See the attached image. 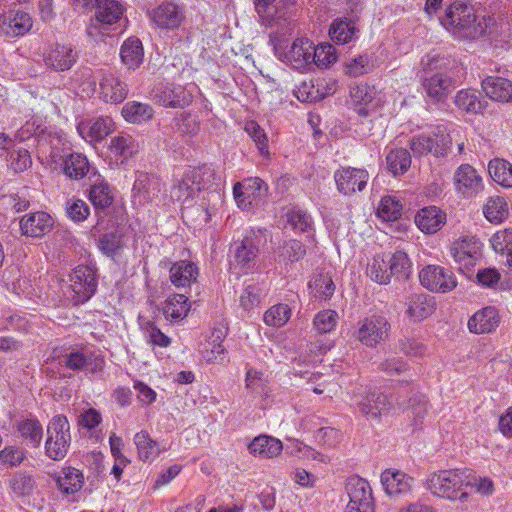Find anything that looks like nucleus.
<instances>
[{"instance_id": "f257e3e1", "label": "nucleus", "mask_w": 512, "mask_h": 512, "mask_svg": "<svg viewBox=\"0 0 512 512\" xmlns=\"http://www.w3.org/2000/svg\"><path fill=\"white\" fill-rule=\"evenodd\" d=\"M469 484V470L449 469L439 470L430 474L427 488L438 497L451 501L465 502L468 493L464 491Z\"/></svg>"}, {"instance_id": "f03ea898", "label": "nucleus", "mask_w": 512, "mask_h": 512, "mask_svg": "<svg viewBox=\"0 0 512 512\" xmlns=\"http://www.w3.org/2000/svg\"><path fill=\"white\" fill-rule=\"evenodd\" d=\"M46 434V456L54 461L64 459L71 442L70 424L67 417L64 415L54 416L47 425Z\"/></svg>"}, {"instance_id": "7ed1b4c3", "label": "nucleus", "mask_w": 512, "mask_h": 512, "mask_svg": "<svg viewBox=\"0 0 512 512\" xmlns=\"http://www.w3.org/2000/svg\"><path fill=\"white\" fill-rule=\"evenodd\" d=\"M124 7L118 0H100L95 15L90 19L87 35L95 41L108 34L109 27L123 16Z\"/></svg>"}, {"instance_id": "20e7f679", "label": "nucleus", "mask_w": 512, "mask_h": 512, "mask_svg": "<svg viewBox=\"0 0 512 512\" xmlns=\"http://www.w3.org/2000/svg\"><path fill=\"white\" fill-rule=\"evenodd\" d=\"M451 144V137L445 128L437 127L432 135H417L410 139L409 147L414 156L421 157L429 153L444 156Z\"/></svg>"}, {"instance_id": "39448f33", "label": "nucleus", "mask_w": 512, "mask_h": 512, "mask_svg": "<svg viewBox=\"0 0 512 512\" xmlns=\"http://www.w3.org/2000/svg\"><path fill=\"white\" fill-rule=\"evenodd\" d=\"M98 286L96 270L91 266L79 265L70 274V289L75 305L88 301Z\"/></svg>"}, {"instance_id": "423d86ee", "label": "nucleus", "mask_w": 512, "mask_h": 512, "mask_svg": "<svg viewBox=\"0 0 512 512\" xmlns=\"http://www.w3.org/2000/svg\"><path fill=\"white\" fill-rule=\"evenodd\" d=\"M346 491L349 502L345 512H374V500L369 483L359 477L352 476L347 480Z\"/></svg>"}, {"instance_id": "0eeeda50", "label": "nucleus", "mask_w": 512, "mask_h": 512, "mask_svg": "<svg viewBox=\"0 0 512 512\" xmlns=\"http://www.w3.org/2000/svg\"><path fill=\"white\" fill-rule=\"evenodd\" d=\"M390 323L382 315L365 317L358 323L356 338L367 347H375L389 335Z\"/></svg>"}, {"instance_id": "6e6552de", "label": "nucleus", "mask_w": 512, "mask_h": 512, "mask_svg": "<svg viewBox=\"0 0 512 512\" xmlns=\"http://www.w3.org/2000/svg\"><path fill=\"white\" fill-rule=\"evenodd\" d=\"M205 175L211 177L213 170L210 167L204 166L186 172L181 181L172 187L171 198L183 203L188 202L205 187L203 179Z\"/></svg>"}, {"instance_id": "1a4fd4ad", "label": "nucleus", "mask_w": 512, "mask_h": 512, "mask_svg": "<svg viewBox=\"0 0 512 512\" xmlns=\"http://www.w3.org/2000/svg\"><path fill=\"white\" fill-rule=\"evenodd\" d=\"M480 251L481 243L474 236L460 237L450 246V254L461 271L476 264Z\"/></svg>"}, {"instance_id": "9d476101", "label": "nucleus", "mask_w": 512, "mask_h": 512, "mask_svg": "<svg viewBox=\"0 0 512 512\" xmlns=\"http://www.w3.org/2000/svg\"><path fill=\"white\" fill-rule=\"evenodd\" d=\"M421 284L430 291L449 292L457 286L454 274L440 266L428 265L419 273Z\"/></svg>"}, {"instance_id": "9b49d317", "label": "nucleus", "mask_w": 512, "mask_h": 512, "mask_svg": "<svg viewBox=\"0 0 512 512\" xmlns=\"http://www.w3.org/2000/svg\"><path fill=\"white\" fill-rule=\"evenodd\" d=\"M52 161L56 164L61 163L64 174L73 180H80L90 171V164L82 153L60 154L57 148H52L50 153Z\"/></svg>"}, {"instance_id": "f8f14e48", "label": "nucleus", "mask_w": 512, "mask_h": 512, "mask_svg": "<svg viewBox=\"0 0 512 512\" xmlns=\"http://www.w3.org/2000/svg\"><path fill=\"white\" fill-rule=\"evenodd\" d=\"M368 177L366 170L352 167L339 169L334 174L337 189L343 195L362 191L367 184Z\"/></svg>"}, {"instance_id": "ddd939ff", "label": "nucleus", "mask_w": 512, "mask_h": 512, "mask_svg": "<svg viewBox=\"0 0 512 512\" xmlns=\"http://www.w3.org/2000/svg\"><path fill=\"white\" fill-rule=\"evenodd\" d=\"M155 100L164 107L184 108L192 102V94L182 85L166 84L158 87Z\"/></svg>"}, {"instance_id": "4468645a", "label": "nucleus", "mask_w": 512, "mask_h": 512, "mask_svg": "<svg viewBox=\"0 0 512 512\" xmlns=\"http://www.w3.org/2000/svg\"><path fill=\"white\" fill-rule=\"evenodd\" d=\"M99 94L105 102L120 103L128 94L127 84L112 72L100 71Z\"/></svg>"}, {"instance_id": "2eb2a0df", "label": "nucleus", "mask_w": 512, "mask_h": 512, "mask_svg": "<svg viewBox=\"0 0 512 512\" xmlns=\"http://www.w3.org/2000/svg\"><path fill=\"white\" fill-rule=\"evenodd\" d=\"M53 225V218L43 211L26 214L20 220L22 234L33 238L46 235L51 231Z\"/></svg>"}, {"instance_id": "dca6fc26", "label": "nucleus", "mask_w": 512, "mask_h": 512, "mask_svg": "<svg viewBox=\"0 0 512 512\" xmlns=\"http://www.w3.org/2000/svg\"><path fill=\"white\" fill-rule=\"evenodd\" d=\"M256 236L246 235L241 241H235L231 246L233 264L242 269H250L254 266L259 249Z\"/></svg>"}, {"instance_id": "f3484780", "label": "nucleus", "mask_w": 512, "mask_h": 512, "mask_svg": "<svg viewBox=\"0 0 512 512\" xmlns=\"http://www.w3.org/2000/svg\"><path fill=\"white\" fill-rule=\"evenodd\" d=\"M43 60L48 68L66 71L75 64L77 53L71 46L56 44L44 53Z\"/></svg>"}, {"instance_id": "a211bd4d", "label": "nucleus", "mask_w": 512, "mask_h": 512, "mask_svg": "<svg viewBox=\"0 0 512 512\" xmlns=\"http://www.w3.org/2000/svg\"><path fill=\"white\" fill-rule=\"evenodd\" d=\"M422 86L426 95L434 102L444 100L454 89L452 79L441 72L423 77Z\"/></svg>"}, {"instance_id": "6ab92c4d", "label": "nucleus", "mask_w": 512, "mask_h": 512, "mask_svg": "<svg viewBox=\"0 0 512 512\" xmlns=\"http://www.w3.org/2000/svg\"><path fill=\"white\" fill-rule=\"evenodd\" d=\"M32 24L31 16L20 10L0 17V31L9 37L25 35L32 28Z\"/></svg>"}, {"instance_id": "aec40b11", "label": "nucleus", "mask_w": 512, "mask_h": 512, "mask_svg": "<svg viewBox=\"0 0 512 512\" xmlns=\"http://www.w3.org/2000/svg\"><path fill=\"white\" fill-rule=\"evenodd\" d=\"M415 223L423 233L434 234L446 223V213L436 206L424 207L417 212Z\"/></svg>"}, {"instance_id": "412c9836", "label": "nucleus", "mask_w": 512, "mask_h": 512, "mask_svg": "<svg viewBox=\"0 0 512 512\" xmlns=\"http://www.w3.org/2000/svg\"><path fill=\"white\" fill-rule=\"evenodd\" d=\"M312 50L313 43L310 40L296 39L285 54V59L296 70L309 69Z\"/></svg>"}, {"instance_id": "4be33fe9", "label": "nucleus", "mask_w": 512, "mask_h": 512, "mask_svg": "<svg viewBox=\"0 0 512 512\" xmlns=\"http://www.w3.org/2000/svg\"><path fill=\"white\" fill-rule=\"evenodd\" d=\"M461 12V20L457 22L452 34L464 39H475L481 36L485 32L486 25L476 22L477 18L473 9L465 4Z\"/></svg>"}, {"instance_id": "5701e85b", "label": "nucleus", "mask_w": 512, "mask_h": 512, "mask_svg": "<svg viewBox=\"0 0 512 512\" xmlns=\"http://www.w3.org/2000/svg\"><path fill=\"white\" fill-rule=\"evenodd\" d=\"M454 180L457 190L465 196L476 194L482 188V178L469 164H463L456 170Z\"/></svg>"}, {"instance_id": "b1692460", "label": "nucleus", "mask_w": 512, "mask_h": 512, "mask_svg": "<svg viewBox=\"0 0 512 512\" xmlns=\"http://www.w3.org/2000/svg\"><path fill=\"white\" fill-rule=\"evenodd\" d=\"M381 483L389 495L405 494L411 490L413 478L400 470L386 469L381 474Z\"/></svg>"}, {"instance_id": "393cba45", "label": "nucleus", "mask_w": 512, "mask_h": 512, "mask_svg": "<svg viewBox=\"0 0 512 512\" xmlns=\"http://www.w3.org/2000/svg\"><path fill=\"white\" fill-rule=\"evenodd\" d=\"M151 17L158 27L175 29L183 20V13L178 5L166 2L153 9Z\"/></svg>"}, {"instance_id": "a878e982", "label": "nucleus", "mask_w": 512, "mask_h": 512, "mask_svg": "<svg viewBox=\"0 0 512 512\" xmlns=\"http://www.w3.org/2000/svg\"><path fill=\"white\" fill-rule=\"evenodd\" d=\"M482 89L493 101L507 103L512 100V82L499 76H489L482 81Z\"/></svg>"}, {"instance_id": "bb28decb", "label": "nucleus", "mask_w": 512, "mask_h": 512, "mask_svg": "<svg viewBox=\"0 0 512 512\" xmlns=\"http://www.w3.org/2000/svg\"><path fill=\"white\" fill-rule=\"evenodd\" d=\"M499 320L500 318L495 308L485 307L470 317L468 328L470 332L476 334L490 333L496 329Z\"/></svg>"}, {"instance_id": "cd10ccee", "label": "nucleus", "mask_w": 512, "mask_h": 512, "mask_svg": "<svg viewBox=\"0 0 512 512\" xmlns=\"http://www.w3.org/2000/svg\"><path fill=\"white\" fill-rule=\"evenodd\" d=\"M356 404L363 415L372 418H377L382 415L384 412L388 411L390 407L387 396L376 391L368 392L358 400Z\"/></svg>"}, {"instance_id": "c85d7f7f", "label": "nucleus", "mask_w": 512, "mask_h": 512, "mask_svg": "<svg viewBox=\"0 0 512 512\" xmlns=\"http://www.w3.org/2000/svg\"><path fill=\"white\" fill-rule=\"evenodd\" d=\"M355 21L347 17L336 18L330 25V39L337 44H347L358 37Z\"/></svg>"}, {"instance_id": "c756f323", "label": "nucleus", "mask_w": 512, "mask_h": 512, "mask_svg": "<svg viewBox=\"0 0 512 512\" xmlns=\"http://www.w3.org/2000/svg\"><path fill=\"white\" fill-rule=\"evenodd\" d=\"M94 363V370L101 371L104 367L103 358L96 357L93 352L84 349L72 350L64 356V364L71 370H82Z\"/></svg>"}, {"instance_id": "7c9ffc66", "label": "nucleus", "mask_w": 512, "mask_h": 512, "mask_svg": "<svg viewBox=\"0 0 512 512\" xmlns=\"http://www.w3.org/2000/svg\"><path fill=\"white\" fill-rule=\"evenodd\" d=\"M198 276L197 266L190 261H178L169 270V277L172 284L178 288L190 286Z\"/></svg>"}, {"instance_id": "2f4dec72", "label": "nucleus", "mask_w": 512, "mask_h": 512, "mask_svg": "<svg viewBox=\"0 0 512 512\" xmlns=\"http://www.w3.org/2000/svg\"><path fill=\"white\" fill-rule=\"evenodd\" d=\"M435 297L428 294H414L409 298L407 313L414 320L421 321L434 313Z\"/></svg>"}, {"instance_id": "473e14b6", "label": "nucleus", "mask_w": 512, "mask_h": 512, "mask_svg": "<svg viewBox=\"0 0 512 512\" xmlns=\"http://www.w3.org/2000/svg\"><path fill=\"white\" fill-rule=\"evenodd\" d=\"M248 449L254 456L273 458L281 453L283 446L282 442L274 437L260 435L252 440Z\"/></svg>"}, {"instance_id": "72a5a7b5", "label": "nucleus", "mask_w": 512, "mask_h": 512, "mask_svg": "<svg viewBox=\"0 0 512 512\" xmlns=\"http://www.w3.org/2000/svg\"><path fill=\"white\" fill-rule=\"evenodd\" d=\"M134 444L136 445L138 457L141 461H153L161 451H165L166 447H161L160 443L153 440L147 431H140L134 436Z\"/></svg>"}, {"instance_id": "f704fd0d", "label": "nucleus", "mask_w": 512, "mask_h": 512, "mask_svg": "<svg viewBox=\"0 0 512 512\" xmlns=\"http://www.w3.org/2000/svg\"><path fill=\"white\" fill-rule=\"evenodd\" d=\"M16 429L27 446L32 448L40 446L43 437V428L37 419H22L16 423Z\"/></svg>"}, {"instance_id": "c9c22d12", "label": "nucleus", "mask_w": 512, "mask_h": 512, "mask_svg": "<svg viewBox=\"0 0 512 512\" xmlns=\"http://www.w3.org/2000/svg\"><path fill=\"white\" fill-rule=\"evenodd\" d=\"M122 62L129 68H137L143 61L144 51L138 38L130 37L121 46Z\"/></svg>"}, {"instance_id": "e433bc0d", "label": "nucleus", "mask_w": 512, "mask_h": 512, "mask_svg": "<svg viewBox=\"0 0 512 512\" xmlns=\"http://www.w3.org/2000/svg\"><path fill=\"white\" fill-rule=\"evenodd\" d=\"M153 108L146 103L131 101L127 102L122 108V115L127 122L140 124L150 120L153 117Z\"/></svg>"}, {"instance_id": "4c0bfd02", "label": "nucleus", "mask_w": 512, "mask_h": 512, "mask_svg": "<svg viewBox=\"0 0 512 512\" xmlns=\"http://www.w3.org/2000/svg\"><path fill=\"white\" fill-rule=\"evenodd\" d=\"M389 262L386 254L376 255L367 267V275L378 284H388L392 278L389 273Z\"/></svg>"}, {"instance_id": "58836bf2", "label": "nucleus", "mask_w": 512, "mask_h": 512, "mask_svg": "<svg viewBox=\"0 0 512 512\" xmlns=\"http://www.w3.org/2000/svg\"><path fill=\"white\" fill-rule=\"evenodd\" d=\"M492 179L499 185L512 187V164L504 159H493L488 165Z\"/></svg>"}, {"instance_id": "ea45409f", "label": "nucleus", "mask_w": 512, "mask_h": 512, "mask_svg": "<svg viewBox=\"0 0 512 512\" xmlns=\"http://www.w3.org/2000/svg\"><path fill=\"white\" fill-rule=\"evenodd\" d=\"M189 311L188 298L184 294H174L169 296L163 308L167 319L179 320L184 318Z\"/></svg>"}, {"instance_id": "a19ab883", "label": "nucleus", "mask_w": 512, "mask_h": 512, "mask_svg": "<svg viewBox=\"0 0 512 512\" xmlns=\"http://www.w3.org/2000/svg\"><path fill=\"white\" fill-rule=\"evenodd\" d=\"M388 170L394 175L404 174L411 165V156L404 148L393 149L386 156Z\"/></svg>"}, {"instance_id": "79ce46f5", "label": "nucleus", "mask_w": 512, "mask_h": 512, "mask_svg": "<svg viewBox=\"0 0 512 512\" xmlns=\"http://www.w3.org/2000/svg\"><path fill=\"white\" fill-rule=\"evenodd\" d=\"M62 474L57 478V485L63 493L74 494L82 488L84 477L78 469L69 467Z\"/></svg>"}, {"instance_id": "37998d69", "label": "nucleus", "mask_w": 512, "mask_h": 512, "mask_svg": "<svg viewBox=\"0 0 512 512\" xmlns=\"http://www.w3.org/2000/svg\"><path fill=\"white\" fill-rule=\"evenodd\" d=\"M89 200L96 210H103L113 203V195L107 183H94L89 190Z\"/></svg>"}, {"instance_id": "c03bdc74", "label": "nucleus", "mask_w": 512, "mask_h": 512, "mask_svg": "<svg viewBox=\"0 0 512 512\" xmlns=\"http://www.w3.org/2000/svg\"><path fill=\"white\" fill-rule=\"evenodd\" d=\"M109 149L114 155L127 159L136 153L137 144L131 135L121 133L111 138Z\"/></svg>"}, {"instance_id": "a18cd8bd", "label": "nucleus", "mask_w": 512, "mask_h": 512, "mask_svg": "<svg viewBox=\"0 0 512 512\" xmlns=\"http://www.w3.org/2000/svg\"><path fill=\"white\" fill-rule=\"evenodd\" d=\"M484 215L491 223H500L508 215V205L503 197H490L483 209Z\"/></svg>"}, {"instance_id": "49530a36", "label": "nucleus", "mask_w": 512, "mask_h": 512, "mask_svg": "<svg viewBox=\"0 0 512 512\" xmlns=\"http://www.w3.org/2000/svg\"><path fill=\"white\" fill-rule=\"evenodd\" d=\"M455 104L458 108L469 113H479L483 109L478 92L472 89L458 91L455 96Z\"/></svg>"}, {"instance_id": "de8ad7c7", "label": "nucleus", "mask_w": 512, "mask_h": 512, "mask_svg": "<svg viewBox=\"0 0 512 512\" xmlns=\"http://www.w3.org/2000/svg\"><path fill=\"white\" fill-rule=\"evenodd\" d=\"M389 262V273L397 278H408L411 269V262L408 255L403 251H396L393 254H386Z\"/></svg>"}, {"instance_id": "09e8293b", "label": "nucleus", "mask_w": 512, "mask_h": 512, "mask_svg": "<svg viewBox=\"0 0 512 512\" xmlns=\"http://www.w3.org/2000/svg\"><path fill=\"white\" fill-rule=\"evenodd\" d=\"M336 61L335 49L332 45L320 44L318 46L313 45V50L310 58V67L313 65L318 68H328L332 63Z\"/></svg>"}, {"instance_id": "8fccbe9b", "label": "nucleus", "mask_w": 512, "mask_h": 512, "mask_svg": "<svg viewBox=\"0 0 512 512\" xmlns=\"http://www.w3.org/2000/svg\"><path fill=\"white\" fill-rule=\"evenodd\" d=\"M310 289L316 298L328 300L334 294L335 284L328 274L320 273L314 277L309 284Z\"/></svg>"}, {"instance_id": "3c124183", "label": "nucleus", "mask_w": 512, "mask_h": 512, "mask_svg": "<svg viewBox=\"0 0 512 512\" xmlns=\"http://www.w3.org/2000/svg\"><path fill=\"white\" fill-rule=\"evenodd\" d=\"M291 309L286 304H277L268 309L264 314L265 324L273 327H281L289 320Z\"/></svg>"}, {"instance_id": "603ef678", "label": "nucleus", "mask_w": 512, "mask_h": 512, "mask_svg": "<svg viewBox=\"0 0 512 512\" xmlns=\"http://www.w3.org/2000/svg\"><path fill=\"white\" fill-rule=\"evenodd\" d=\"M402 205L391 196L383 197L377 208V215L385 221H395L401 216Z\"/></svg>"}, {"instance_id": "864d4df0", "label": "nucleus", "mask_w": 512, "mask_h": 512, "mask_svg": "<svg viewBox=\"0 0 512 512\" xmlns=\"http://www.w3.org/2000/svg\"><path fill=\"white\" fill-rule=\"evenodd\" d=\"M241 184L243 185L246 198H251L258 202L267 196L268 186L262 179L258 177L248 178Z\"/></svg>"}, {"instance_id": "5fc2aeb1", "label": "nucleus", "mask_w": 512, "mask_h": 512, "mask_svg": "<svg viewBox=\"0 0 512 512\" xmlns=\"http://www.w3.org/2000/svg\"><path fill=\"white\" fill-rule=\"evenodd\" d=\"M287 222L299 232L309 231L313 223L311 216L300 208H293L287 213Z\"/></svg>"}, {"instance_id": "6e6d98bb", "label": "nucleus", "mask_w": 512, "mask_h": 512, "mask_svg": "<svg viewBox=\"0 0 512 512\" xmlns=\"http://www.w3.org/2000/svg\"><path fill=\"white\" fill-rule=\"evenodd\" d=\"M338 314L334 310H323L316 314L314 318V327L316 330L323 334L328 333L334 329L337 324Z\"/></svg>"}, {"instance_id": "4d7b16f0", "label": "nucleus", "mask_w": 512, "mask_h": 512, "mask_svg": "<svg viewBox=\"0 0 512 512\" xmlns=\"http://www.w3.org/2000/svg\"><path fill=\"white\" fill-rule=\"evenodd\" d=\"M306 255V247L299 240H289L282 248L280 257L285 262H297Z\"/></svg>"}, {"instance_id": "13d9d810", "label": "nucleus", "mask_w": 512, "mask_h": 512, "mask_svg": "<svg viewBox=\"0 0 512 512\" xmlns=\"http://www.w3.org/2000/svg\"><path fill=\"white\" fill-rule=\"evenodd\" d=\"M490 242L496 253L506 256L507 252L512 249V228L496 232Z\"/></svg>"}, {"instance_id": "bf43d9fd", "label": "nucleus", "mask_w": 512, "mask_h": 512, "mask_svg": "<svg viewBox=\"0 0 512 512\" xmlns=\"http://www.w3.org/2000/svg\"><path fill=\"white\" fill-rule=\"evenodd\" d=\"M372 68L370 57L364 54L353 58L346 64V73L352 77H359L369 73Z\"/></svg>"}, {"instance_id": "052dcab7", "label": "nucleus", "mask_w": 512, "mask_h": 512, "mask_svg": "<svg viewBox=\"0 0 512 512\" xmlns=\"http://www.w3.org/2000/svg\"><path fill=\"white\" fill-rule=\"evenodd\" d=\"M66 213L71 220L81 222L89 216L90 208L88 204L81 199H71L66 204Z\"/></svg>"}, {"instance_id": "680f3d73", "label": "nucleus", "mask_w": 512, "mask_h": 512, "mask_svg": "<svg viewBox=\"0 0 512 512\" xmlns=\"http://www.w3.org/2000/svg\"><path fill=\"white\" fill-rule=\"evenodd\" d=\"M465 4L462 2L452 3L445 12V15L440 19L441 24L451 33L455 29L457 22L461 20L462 11Z\"/></svg>"}, {"instance_id": "e2e57ef3", "label": "nucleus", "mask_w": 512, "mask_h": 512, "mask_svg": "<svg viewBox=\"0 0 512 512\" xmlns=\"http://www.w3.org/2000/svg\"><path fill=\"white\" fill-rule=\"evenodd\" d=\"M32 165V159L27 149H14L10 155V166L16 173L27 170Z\"/></svg>"}, {"instance_id": "0e129e2a", "label": "nucleus", "mask_w": 512, "mask_h": 512, "mask_svg": "<svg viewBox=\"0 0 512 512\" xmlns=\"http://www.w3.org/2000/svg\"><path fill=\"white\" fill-rule=\"evenodd\" d=\"M261 288L255 284H247L240 296V304L245 310H250L260 304Z\"/></svg>"}, {"instance_id": "69168bd1", "label": "nucleus", "mask_w": 512, "mask_h": 512, "mask_svg": "<svg viewBox=\"0 0 512 512\" xmlns=\"http://www.w3.org/2000/svg\"><path fill=\"white\" fill-rule=\"evenodd\" d=\"M245 130L256 143L260 153L268 154V139L264 130L254 121L248 122Z\"/></svg>"}, {"instance_id": "338daca9", "label": "nucleus", "mask_w": 512, "mask_h": 512, "mask_svg": "<svg viewBox=\"0 0 512 512\" xmlns=\"http://www.w3.org/2000/svg\"><path fill=\"white\" fill-rule=\"evenodd\" d=\"M112 121L109 118H98L89 127V136L92 141H101L112 131Z\"/></svg>"}, {"instance_id": "774afa93", "label": "nucleus", "mask_w": 512, "mask_h": 512, "mask_svg": "<svg viewBox=\"0 0 512 512\" xmlns=\"http://www.w3.org/2000/svg\"><path fill=\"white\" fill-rule=\"evenodd\" d=\"M399 350L408 357H424L426 346L417 339L405 338L399 342Z\"/></svg>"}]
</instances>
